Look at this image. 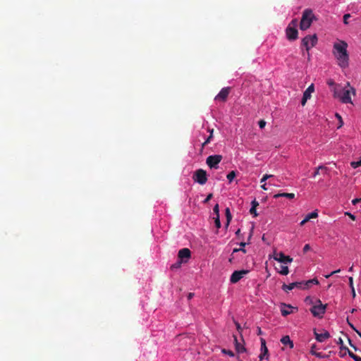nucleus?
I'll list each match as a JSON object with an SVG mask.
<instances>
[{"mask_svg": "<svg viewBox=\"0 0 361 361\" xmlns=\"http://www.w3.org/2000/svg\"><path fill=\"white\" fill-rule=\"evenodd\" d=\"M348 44L344 41L334 43L333 54L338 60V64L343 68L348 66Z\"/></svg>", "mask_w": 361, "mask_h": 361, "instance_id": "nucleus-1", "label": "nucleus"}, {"mask_svg": "<svg viewBox=\"0 0 361 361\" xmlns=\"http://www.w3.org/2000/svg\"><path fill=\"white\" fill-rule=\"evenodd\" d=\"M355 94V90L353 87H350L348 90H345L341 86L334 87V97L338 98L341 102L343 104H352L350 94Z\"/></svg>", "mask_w": 361, "mask_h": 361, "instance_id": "nucleus-2", "label": "nucleus"}, {"mask_svg": "<svg viewBox=\"0 0 361 361\" xmlns=\"http://www.w3.org/2000/svg\"><path fill=\"white\" fill-rule=\"evenodd\" d=\"M314 18V16L311 9H305L302 16V18L300 23V28L302 30L308 29Z\"/></svg>", "mask_w": 361, "mask_h": 361, "instance_id": "nucleus-3", "label": "nucleus"}, {"mask_svg": "<svg viewBox=\"0 0 361 361\" xmlns=\"http://www.w3.org/2000/svg\"><path fill=\"white\" fill-rule=\"evenodd\" d=\"M327 305H323L319 299H315V304L310 308V312L315 317L322 318L325 314Z\"/></svg>", "mask_w": 361, "mask_h": 361, "instance_id": "nucleus-4", "label": "nucleus"}, {"mask_svg": "<svg viewBox=\"0 0 361 361\" xmlns=\"http://www.w3.org/2000/svg\"><path fill=\"white\" fill-rule=\"evenodd\" d=\"M192 178L195 182L200 185H204L207 181V171L204 169H199L194 172Z\"/></svg>", "mask_w": 361, "mask_h": 361, "instance_id": "nucleus-5", "label": "nucleus"}, {"mask_svg": "<svg viewBox=\"0 0 361 361\" xmlns=\"http://www.w3.org/2000/svg\"><path fill=\"white\" fill-rule=\"evenodd\" d=\"M317 43V37L316 35H307L302 40V44L305 47L307 51L309 53L310 49L314 47ZM308 56L310 54H308Z\"/></svg>", "mask_w": 361, "mask_h": 361, "instance_id": "nucleus-6", "label": "nucleus"}, {"mask_svg": "<svg viewBox=\"0 0 361 361\" xmlns=\"http://www.w3.org/2000/svg\"><path fill=\"white\" fill-rule=\"evenodd\" d=\"M221 155H211L207 158L206 163L211 169H217L218 165L221 162Z\"/></svg>", "mask_w": 361, "mask_h": 361, "instance_id": "nucleus-7", "label": "nucleus"}, {"mask_svg": "<svg viewBox=\"0 0 361 361\" xmlns=\"http://www.w3.org/2000/svg\"><path fill=\"white\" fill-rule=\"evenodd\" d=\"M249 272L248 270H239V271H235L231 276L230 281L232 283H236L238 282L242 278L244 277L245 275H246Z\"/></svg>", "mask_w": 361, "mask_h": 361, "instance_id": "nucleus-8", "label": "nucleus"}, {"mask_svg": "<svg viewBox=\"0 0 361 361\" xmlns=\"http://www.w3.org/2000/svg\"><path fill=\"white\" fill-rule=\"evenodd\" d=\"M286 34L288 39L290 41H293L298 39V32L297 28L295 27L288 25L286 30Z\"/></svg>", "mask_w": 361, "mask_h": 361, "instance_id": "nucleus-9", "label": "nucleus"}, {"mask_svg": "<svg viewBox=\"0 0 361 361\" xmlns=\"http://www.w3.org/2000/svg\"><path fill=\"white\" fill-rule=\"evenodd\" d=\"M314 91V84H311L304 92L303 96L301 100L302 106H305L307 101L311 98V94Z\"/></svg>", "mask_w": 361, "mask_h": 361, "instance_id": "nucleus-10", "label": "nucleus"}, {"mask_svg": "<svg viewBox=\"0 0 361 361\" xmlns=\"http://www.w3.org/2000/svg\"><path fill=\"white\" fill-rule=\"evenodd\" d=\"M178 256L180 262H186L191 257V252L188 248H183L179 250Z\"/></svg>", "mask_w": 361, "mask_h": 361, "instance_id": "nucleus-11", "label": "nucleus"}, {"mask_svg": "<svg viewBox=\"0 0 361 361\" xmlns=\"http://www.w3.org/2000/svg\"><path fill=\"white\" fill-rule=\"evenodd\" d=\"M230 93V87H224L221 90L219 93L215 97L216 101L226 102Z\"/></svg>", "mask_w": 361, "mask_h": 361, "instance_id": "nucleus-12", "label": "nucleus"}, {"mask_svg": "<svg viewBox=\"0 0 361 361\" xmlns=\"http://www.w3.org/2000/svg\"><path fill=\"white\" fill-rule=\"evenodd\" d=\"M295 288L302 289V288H303V281L293 282L288 285L283 283V285L282 286L283 290H284L286 293H288L289 290H293Z\"/></svg>", "mask_w": 361, "mask_h": 361, "instance_id": "nucleus-13", "label": "nucleus"}, {"mask_svg": "<svg viewBox=\"0 0 361 361\" xmlns=\"http://www.w3.org/2000/svg\"><path fill=\"white\" fill-rule=\"evenodd\" d=\"M274 259L279 262L287 264L290 263L293 261V258L290 256L285 255L283 252L276 253Z\"/></svg>", "mask_w": 361, "mask_h": 361, "instance_id": "nucleus-14", "label": "nucleus"}, {"mask_svg": "<svg viewBox=\"0 0 361 361\" xmlns=\"http://www.w3.org/2000/svg\"><path fill=\"white\" fill-rule=\"evenodd\" d=\"M314 334L316 340L321 343L331 337L330 334L326 330H324V331L320 334L317 333L316 330H314Z\"/></svg>", "mask_w": 361, "mask_h": 361, "instance_id": "nucleus-15", "label": "nucleus"}, {"mask_svg": "<svg viewBox=\"0 0 361 361\" xmlns=\"http://www.w3.org/2000/svg\"><path fill=\"white\" fill-rule=\"evenodd\" d=\"M261 341V353L259 355V358L260 360H263L264 356L268 355V348L266 345V341L264 338H260Z\"/></svg>", "mask_w": 361, "mask_h": 361, "instance_id": "nucleus-16", "label": "nucleus"}, {"mask_svg": "<svg viewBox=\"0 0 361 361\" xmlns=\"http://www.w3.org/2000/svg\"><path fill=\"white\" fill-rule=\"evenodd\" d=\"M293 308V307L290 305H286L285 303H281V312L283 317H286L290 314L292 312L289 310Z\"/></svg>", "mask_w": 361, "mask_h": 361, "instance_id": "nucleus-17", "label": "nucleus"}, {"mask_svg": "<svg viewBox=\"0 0 361 361\" xmlns=\"http://www.w3.org/2000/svg\"><path fill=\"white\" fill-rule=\"evenodd\" d=\"M281 342L285 345H288L290 348H293L294 346L293 342L290 340L288 336H283L281 339Z\"/></svg>", "mask_w": 361, "mask_h": 361, "instance_id": "nucleus-18", "label": "nucleus"}, {"mask_svg": "<svg viewBox=\"0 0 361 361\" xmlns=\"http://www.w3.org/2000/svg\"><path fill=\"white\" fill-rule=\"evenodd\" d=\"M286 197L288 199H293L295 197L294 193H288V192H282V193H277L274 195V198L277 199L279 197Z\"/></svg>", "mask_w": 361, "mask_h": 361, "instance_id": "nucleus-19", "label": "nucleus"}, {"mask_svg": "<svg viewBox=\"0 0 361 361\" xmlns=\"http://www.w3.org/2000/svg\"><path fill=\"white\" fill-rule=\"evenodd\" d=\"M234 340H235V350H236V351L238 353H242L245 352V347L243 346V345H242L241 343H240L238 341L237 338L235 336H234Z\"/></svg>", "mask_w": 361, "mask_h": 361, "instance_id": "nucleus-20", "label": "nucleus"}, {"mask_svg": "<svg viewBox=\"0 0 361 361\" xmlns=\"http://www.w3.org/2000/svg\"><path fill=\"white\" fill-rule=\"evenodd\" d=\"M316 348V345H313L311 348V350H310V353L313 355H315L316 357H319V358H324V357H327L328 356L327 355H325L324 354H322V353H317L316 351H313V348Z\"/></svg>", "mask_w": 361, "mask_h": 361, "instance_id": "nucleus-21", "label": "nucleus"}, {"mask_svg": "<svg viewBox=\"0 0 361 361\" xmlns=\"http://www.w3.org/2000/svg\"><path fill=\"white\" fill-rule=\"evenodd\" d=\"M345 350L348 351V353L349 356L353 358L355 361H361V357L357 356V355L354 354L353 352H351L348 348H345Z\"/></svg>", "mask_w": 361, "mask_h": 361, "instance_id": "nucleus-22", "label": "nucleus"}, {"mask_svg": "<svg viewBox=\"0 0 361 361\" xmlns=\"http://www.w3.org/2000/svg\"><path fill=\"white\" fill-rule=\"evenodd\" d=\"M279 273L281 275L286 276L289 273L288 267L287 266L281 265L280 270H279Z\"/></svg>", "mask_w": 361, "mask_h": 361, "instance_id": "nucleus-23", "label": "nucleus"}, {"mask_svg": "<svg viewBox=\"0 0 361 361\" xmlns=\"http://www.w3.org/2000/svg\"><path fill=\"white\" fill-rule=\"evenodd\" d=\"M317 216L318 213L316 211H314L311 213H309L305 218L307 219V221H309L311 219H314L317 218Z\"/></svg>", "mask_w": 361, "mask_h": 361, "instance_id": "nucleus-24", "label": "nucleus"}, {"mask_svg": "<svg viewBox=\"0 0 361 361\" xmlns=\"http://www.w3.org/2000/svg\"><path fill=\"white\" fill-rule=\"evenodd\" d=\"M236 176V172L235 171H231L228 175H227V178L228 180H229V182L231 183V181H233V180L235 178Z\"/></svg>", "mask_w": 361, "mask_h": 361, "instance_id": "nucleus-25", "label": "nucleus"}, {"mask_svg": "<svg viewBox=\"0 0 361 361\" xmlns=\"http://www.w3.org/2000/svg\"><path fill=\"white\" fill-rule=\"evenodd\" d=\"M305 302L307 303V304H310V305H312V306L315 304V300L314 298H312V297L310 296H307L305 298Z\"/></svg>", "mask_w": 361, "mask_h": 361, "instance_id": "nucleus-26", "label": "nucleus"}, {"mask_svg": "<svg viewBox=\"0 0 361 361\" xmlns=\"http://www.w3.org/2000/svg\"><path fill=\"white\" fill-rule=\"evenodd\" d=\"M326 169H327L325 166H319V167H317L315 171L314 172L313 177H316L317 175H319L320 170H326Z\"/></svg>", "mask_w": 361, "mask_h": 361, "instance_id": "nucleus-27", "label": "nucleus"}, {"mask_svg": "<svg viewBox=\"0 0 361 361\" xmlns=\"http://www.w3.org/2000/svg\"><path fill=\"white\" fill-rule=\"evenodd\" d=\"M350 165L353 169H356V168L360 166H361V157H360V159L358 161H352L350 163Z\"/></svg>", "mask_w": 361, "mask_h": 361, "instance_id": "nucleus-28", "label": "nucleus"}, {"mask_svg": "<svg viewBox=\"0 0 361 361\" xmlns=\"http://www.w3.org/2000/svg\"><path fill=\"white\" fill-rule=\"evenodd\" d=\"M214 224H215V226L216 227V228L219 229L221 228V221H220L219 216H216L214 218Z\"/></svg>", "mask_w": 361, "mask_h": 361, "instance_id": "nucleus-29", "label": "nucleus"}, {"mask_svg": "<svg viewBox=\"0 0 361 361\" xmlns=\"http://www.w3.org/2000/svg\"><path fill=\"white\" fill-rule=\"evenodd\" d=\"M222 353L229 355L230 357H233L234 356L233 352L230 350L223 349L222 350Z\"/></svg>", "mask_w": 361, "mask_h": 361, "instance_id": "nucleus-30", "label": "nucleus"}, {"mask_svg": "<svg viewBox=\"0 0 361 361\" xmlns=\"http://www.w3.org/2000/svg\"><path fill=\"white\" fill-rule=\"evenodd\" d=\"M350 18V14L349 13H346L343 16V23L345 25H348L349 23H348V19Z\"/></svg>", "mask_w": 361, "mask_h": 361, "instance_id": "nucleus-31", "label": "nucleus"}, {"mask_svg": "<svg viewBox=\"0 0 361 361\" xmlns=\"http://www.w3.org/2000/svg\"><path fill=\"white\" fill-rule=\"evenodd\" d=\"M213 137L212 135H209L207 139L202 143V147L203 148L205 145L210 142L212 138Z\"/></svg>", "mask_w": 361, "mask_h": 361, "instance_id": "nucleus-32", "label": "nucleus"}, {"mask_svg": "<svg viewBox=\"0 0 361 361\" xmlns=\"http://www.w3.org/2000/svg\"><path fill=\"white\" fill-rule=\"evenodd\" d=\"M312 284V283H309V280L305 282L303 281V288H302V289H308Z\"/></svg>", "mask_w": 361, "mask_h": 361, "instance_id": "nucleus-33", "label": "nucleus"}, {"mask_svg": "<svg viewBox=\"0 0 361 361\" xmlns=\"http://www.w3.org/2000/svg\"><path fill=\"white\" fill-rule=\"evenodd\" d=\"M250 213L251 214H252L254 216H258V214L257 213V211H256V207H251L250 209Z\"/></svg>", "mask_w": 361, "mask_h": 361, "instance_id": "nucleus-34", "label": "nucleus"}, {"mask_svg": "<svg viewBox=\"0 0 361 361\" xmlns=\"http://www.w3.org/2000/svg\"><path fill=\"white\" fill-rule=\"evenodd\" d=\"M213 211H214V212L215 213V214H216V216H219V204H216L214 207V208H213Z\"/></svg>", "mask_w": 361, "mask_h": 361, "instance_id": "nucleus-35", "label": "nucleus"}, {"mask_svg": "<svg viewBox=\"0 0 361 361\" xmlns=\"http://www.w3.org/2000/svg\"><path fill=\"white\" fill-rule=\"evenodd\" d=\"M336 116L338 118V121H339V126L338 128H341L343 124L342 118L338 114H336Z\"/></svg>", "mask_w": 361, "mask_h": 361, "instance_id": "nucleus-36", "label": "nucleus"}, {"mask_svg": "<svg viewBox=\"0 0 361 361\" xmlns=\"http://www.w3.org/2000/svg\"><path fill=\"white\" fill-rule=\"evenodd\" d=\"M273 175H268V174H265L262 178L261 179L260 182L261 183H264L265 180H267V179H269V178L272 177Z\"/></svg>", "mask_w": 361, "mask_h": 361, "instance_id": "nucleus-37", "label": "nucleus"}, {"mask_svg": "<svg viewBox=\"0 0 361 361\" xmlns=\"http://www.w3.org/2000/svg\"><path fill=\"white\" fill-rule=\"evenodd\" d=\"M337 343H338V345H341V349H344V350H345V348H346V347H345V346H343V340H342V338H339L338 339V341H337Z\"/></svg>", "mask_w": 361, "mask_h": 361, "instance_id": "nucleus-38", "label": "nucleus"}, {"mask_svg": "<svg viewBox=\"0 0 361 361\" xmlns=\"http://www.w3.org/2000/svg\"><path fill=\"white\" fill-rule=\"evenodd\" d=\"M288 25H291L292 27H295L296 28V27L298 25V20H297V19L292 20Z\"/></svg>", "mask_w": 361, "mask_h": 361, "instance_id": "nucleus-39", "label": "nucleus"}, {"mask_svg": "<svg viewBox=\"0 0 361 361\" xmlns=\"http://www.w3.org/2000/svg\"><path fill=\"white\" fill-rule=\"evenodd\" d=\"M226 226H228L229 224H230V221L232 219V215L231 214H228L227 216H226Z\"/></svg>", "mask_w": 361, "mask_h": 361, "instance_id": "nucleus-40", "label": "nucleus"}, {"mask_svg": "<svg viewBox=\"0 0 361 361\" xmlns=\"http://www.w3.org/2000/svg\"><path fill=\"white\" fill-rule=\"evenodd\" d=\"M213 197V195L212 193H210L207 195V197H206V199L203 201L204 203H207Z\"/></svg>", "mask_w": 361, "mask_h": 361, "instance_id": "nucleus-41", "label": "nucleus"}, {"mask_svg": "<svg viewBox=\"0 0 361 361\" xmlns=\"http://www.w3.org/2000/svg\"><path fill=\"white\" fill-rule=\"evenodd\" d=\"M265 125H266V122L264 120H260L259 121V126L260 128H264Z\"/></svg>", "mask_w": 361, "mask_h": 361, "instance_id": "nucleus-42", "label": "nucleus"}, {"mask_svg": "<svg viewBox=\"0 0 361 361\" xmlns=\"http://www.w3.org/2000/svg\"><path fill=\"white\" fill-rule=\"evenodd\" d=\"M310 250V245L309 244L305 245L303 247V252L305 253Z\"/></svg>", "mask_w": 361, "mask_h": 361, "instance_id": "nucleus-43", "label": "nucleus"}, {"mask_svg": "<svg viewBox=\"0 0 361 361\" xmlns=\"http://www.w3.org/2000/svg\"><path fill=\"white\" fill-rule=\"evenodd\" d=\"M182 262H178L171 266V269H176L180 267Z\"/></svg>", "mask_w": 361, "mask_h": 361, "instance_id": "nucleus-44", "label": "nucleus"}, {"mask_svg": "<svg viewBox=\"0 0 361 361\" xmlns=\"http://www.w3.org/2000/svg\"><path fill=\"white\" fill-rule=\"evenodd\" d=\"M361 202V198H355L352 200L353 204L355 205L356 204Z\"/></svg>", "mask_w": 361, "mask_h": 361, "instance_id": "nucleus-45", "label": "nucleus"}, {"mask_svg": "<svg viewBox=\"0 0 361 361\" xmlns=\"http://www.w3.org/2000/svg\"><path fill=\"white\" fill-rule=\"evenodd\" d=\"M252 207H256L259 205V202L256 200H254L252 202Z\"/></svg>", "mask_w": 361, "mask_h": 361, "instance_id": "nucleus-46", "label": "nucleus"}, {"mask_svg": "<svg viewBox=\"0 0 361 361\" xmlns=\"http://www.w3.org/2000/svg\"><path fill=\"white\" fill-rule=\"evenodd\" d=\"M309 283H312V284L317 285L319 283V281L317 279H313L309 280Z\"/></svg>", "mask_w": 361, "mask_h": 361, "instance_id": "nucleus-47", "label": "nucleus"}, {"mask_svg": "<svg viewBox=\"0 0 361 361\" xmlns=\"http://www.w3.org/2000/svg\"><path fill=\"white\" fill-rule=\"evenodd\" d=\"M349 285L351 288H354L353 286V277H349Z\"/></svg>", "mask_w": 361, "mask_h": 361, "instance_id": "nucleus-48", "label": "nucleus"}, {"mask_svg": "<svg viewBox=\"0 0 361 361\" xmlns=\"http://www.w3.org/2000/svg\"><path fill=\"white\" fill-rule=\"evenodd\" d=\"M345 214L348 215L352 220H355V216L353 214H351L349 212H345Z\"/></svg>", "mask_w": 361, "mask_h": 361, "instance_id": "nucleus-49", "label": "nucleus"}, {"mask_svg": "<svg viewBox=\"0 0 361 361\" xmlns=\"http://www.w3.org/2000/svg\"><path fill=\"white\" fill-rule=\"evenodd\" d=\"M235 324L237 330L240 332L242 330L240 324L237 322H235Z\"/></svg>", "mask_w": 361, "mask_h": 361, "instance_id": "nucleus-50", "label": "nucleus"}, {"mask_svg": "<svg viewBox=\"0 0 361 361\" xmlns=\"http://www.w3.org/2000/svg\"><path fill=\"white\" fill-rule=\"evenodd\" d=\"M348 342H349V344L350 345L355 349V350H357V348H356V346L355 345H353L351 342V340L350 338H348Z\"/></svg>", "mask_w": 361, "mask_h": 361, "instance_id": "nucleus-51", "label": "nucleus"}, {"mask_svg": "<svg viewBox=\"0 0 361 361\" xmlns=\"http://www.w3.org/2000/svg\"><path fill=\"white\" fill-rule=\"evenodd\" d=\"M231 214V212H230L229 208H228V207H227V208L226 209V210H225V214H226V216H227V215H228V214Z\"/></svg>", "mask_w": 361, "mask_h": 361, "instance_id": "nucleus-52", "label": "nucleus"}, {"mask_svg": "<svg viewBox=\"0 0 361 361\" xmlns=\"http://www.w3.org/2000/svg\"><path fill=\"white\" fill-rule=\"evenodd\" d=\"M307 219H306L305 218L300 222V226H303L305 225L307 222Z\"/></svg>", "mask_w": 361, "mask_h": 361, "instance_id": "nucleus-53", "label": "nucleus"}, {"mask_svg": "<svg viewBox=\"0 0 361 361\" xmlns=\"http://www.w3.org/2000/svg\"><path fill=\"white\" fill-rule=\"evenodd\" d=\"M194 296V293H190L188 295V300H190L192 298V297Z\"/></svg>", "mask_w": 361, "mask_h": 361, "instance_id": "nucleus-54", "label": "nucleus"}, {"mask_svg": "<svg viewBox=\"0 0 361 361\" xmlns=\"http://www.w3.org/2000/svg\"><path fill=\"white\" fill-rule=\"evenodd\" d=\"M328 84H329L330 86L334 85V86H335V87H338L337 85H335L334 82V81H332V80L329 81V82H328Z\"/></svg>", "mask_w": 361, "mask_h": 361, "instance_id": "nucleus-55", "label": "nucleus"}, {"mask_svg": "<svg viewBox=\"0 0 361 361\" xmlns=\"http://www.w3.org/2000/svg\"><path fill=\"white\" fill-rule=\"evenodd\" d=\"M341 271V269H337L336 271H334L330 273V275H334V274L339 273Z\"/></svg>", "mask_w": 361, "mask_h": 361, "instance_id": "nucleus-56", "label": "nucleus"}, {"mask_svg": "<svg viewBox=\"0 0 361 361\" xmlns=\"http://www.w3.org/2000/svg\"><path fill=\"white\" fill-rule=\"evenodd\" d=\"M257 334L261 335L262 334V331L260 327H257Z\"/></svg>", "mask_w": 361, "mask_h": 361, "instance_id": "nucleus-57", "label": "nucleus"}, {"mask_svg": "<svg viewBox=\"0 0 361 361\" xmlns=\"http://www.w3.org/2000/svg\"><path fill=\"white\" fill-rule=\"evenodd\" d=\"M245 245H246V243H245V242H241V243H240V245L242 247H244L245 246Z\"/></svg>", "mask_w": 361, "mask_h": 361, "instance_id": "nucleus-58", "label": "nucleus"}, {"mask_svg": "<svg viewBox=\"0 0 361 361\" xmlns=\"http://www.w3.org/2000/svg\"><path fill=\"white\" fill-rule=\"evenodd\" d=\"M208 131L209 132L210 135H213L214 129H210V128H209V129H208Z\"/></svg>", "mask_w": 361, "mask_h": 361, "instance_id": "nucleus-59", "label": "nucleus"}, {"mask_svg": "<svg viewBox=\"0 0 361 361\" xmlns=\"http://www.w3.org/2000/svg\"><path fill=\"white\" fill-rule=\"evenodd\" d=\"M351 290H352L353 296L355 297V292L354 288H351Z\"/></svg>", "mask_w": 361, "mask_h": 361, "instance_id": "nucleus-60", "label": "nucleus"}, {"mask_svg": "<svg viewBox=\"0 0 361 361\" xmlns=\"http://www.w3.org/2000/svg\"><path fill=\"white\" fill-rule=\"evenodd\" d=\"M261 187H262V188L263 190H267V188H266V183H264V184L262 185V186H261Z\"/></svg>", "mask_w": 361, "mask_h": 361, "instance_id": "nucleus-61", "label": "nucleus"}, {"mask_svg": "<svg viewBox=\"0 0 361 361\" xmlns=\"http://www.w3.org/2000/svg\"><path fill=\"white\" fill-rule=\"evenodd\" d=\"M348 324H349L350 326L353 330L357 331V330L355 329V328L354 327V326H353L352 324H350V323H349V322H348Z\"/></svg>", "mask_w": 361, "mask_h": 361, "instance_id": "nucleus-62", "label": "nucleus"}, {"mask_svg": "<svg viewBox=\"0 0 361 361\" xmlns=\"http://www.w3.org/2000/svg\"><path fill=\"white\" fill-rule=\"evenodd\" d=\"M240 233V229H238L237 231L235 232V235H239Z\"/></svg>", "mask_w": 361, "mask_h": 361, "instance_id": "nucleus-63", "label": "nucleus"}, {"mask_svg": "<svg viewBox=\"0 0 361 361\" xmlns=\"http://www.w3.org/2000/svg\"><path fill=\"white\" fill-rule=\"evenodd\" d=\"M239 250H240V251H242V252H243L244 253H245V252H246V250H245L243 247H241V248H240Z\"/></svg>", "mask_w": 361, "mask_h": 361, "instance_id": "nucleus-64", "label": "nucleus"}]
</instances>
